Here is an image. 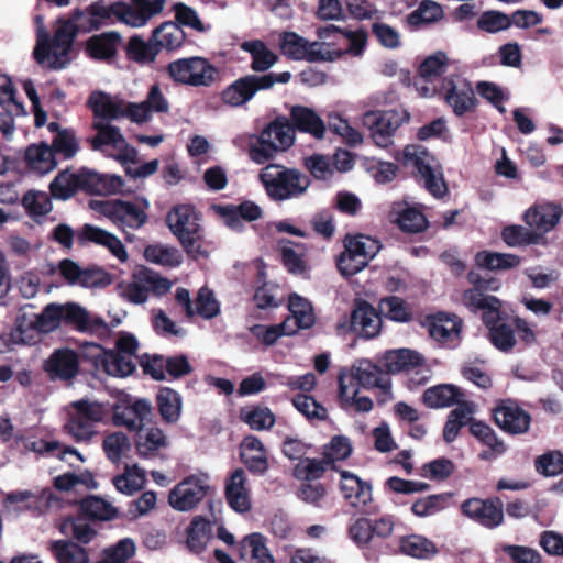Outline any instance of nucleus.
Listing matches in <instances>:
<instances>
[{"mask_svg":"<svg viewBox=\"0 0 563 563\" xmlns=\"http://www.w3.org/2000/svg\"><path fill=\"white\" fill-rule=\"evenodd\" d=\"M395 529V519L391 515H384L377 519L365 516L356 518L349 526L350 539L363 551L367 561L376 562L382 554L387 553L388 547L384 540L389 538Z\"/></svg>","mask_w":563,"mask_h":563,"instance_id":"nucleus-1","label":"nucleus"},{"mask_svg":"<svg viewBox=\"0 0 563 563\" xmlns=\"http://www.w3.org/2000/svg\"><path fill=\"white\" fill-rule=\"evenodd\" d=\"M296 140L290 121L286 115H277L260 132L255 142L249 145L250 158L256 164L273 159L277 153L289 150Z\"/></svg>","mask_w":563,"mask_h":563,"instance_id":"nucleus-2","label":"nucleus"},{"mask_svg":"<svg viewBox=\"0 0 563 563\" xmlns=\"http://www.w3.org/2000/svg\"><path fill=\"white\" fill-rule=\"evenodd\" d=\"M258 178L273 201L299 198L311 184L310 178L299 169L276 164H269L260 173Z\"/></svg>","mask_w":563,"mask_h":563,"instance_id":"nucleus-3","label":"nucleus"},{"mask_svg":"<svg viewBox=\"0 0 563 563\" xmlns=\"http://www.w3.org/2000/svg\"><path fill=\"white\" fill-rule=\"evenodd\" d=\"M32 305L20 309L14 325L9 332L10 344H34L41 334H47L56 330V309L53 305H46L41 313L29 312Z\"/></svg>","mask_w":563,"mask_h":563,"instance_id":"nucleus-4","label":"nucleus"},{"mask_svg":"<svg viewBox=\"0 0 563 563\" xmlns=\"http://www.w3.org/2000/svg\"><path fill=\"white\" fill-rule=\"evenodd\" d=\"M290 79L289 71L245 75L222 90L221 100L224 104L233 108L242 107L252 100L258 91L268 90L277 82L287 84Z\"/></svg>","mask_w":563,"mask_h":563,"instance_id":"nucleus-5","label":"nucleus"},{"mask_svg":"<svg viewBox=\"0 0 563 563\" xmlns=\"http://www.w3.org/2000/svg\"><path fill=\"white\" fill-rule=\"evenodd\" d=\"M166 223L188 255L196 257L205 253L201 245V227L192 206H175L167 213Z\"/></svg>","mask_w":563,"mask_h":563,"instance_id":"nucleus-6","label":"nucleus"},{"mask_svg":"<svg viewBox=\"0 0 563 563\" xmlns=\"http://www.w3.org/2000/svg\"><path fill=\"white\" fill-rule=\"evenodd\" d=\"M404 164L413 168V175L417 179L423 180L426 189L434 197H443L448 191V186L440 170H437L438 162L429 151L418 144L405 146Z\"/></svg>","mask_w":563,"mask_h":563,"instance_id":"nucleus-7","label":"nucleus"},{"mask_svg":"<svg viewBox=\"0 0 563 563\" xmlns=\"http://www.w3.org/2000/svg\"><path fill=\"white\" fill-rule=\"evenodd\" d=\"M477 303L483 308L482 321L488 329L490 343L501 352H510L517 344L514 311H507L501 306H490L488 302Z\"/></svg>","mask_w":563,"mask_h":563,"instance_id":"nucleus-8","label":"nucleus"},{"mask_svg":"<svg viewBox=\"0 0 563 563\" xmlns=\"http://www.w3.org/2000/svg\"><path fill=\"white\" fill-rule=\"evenodd\" d=\"M166 71L174 82L191 87H210L218 76L216 66L199 56L173 60Z\"/></svg>","mask_w":563,"mask_h":563,"instance_id":"nucleus-9","label":"nucleus"},{"mask_svg":"<svg viewBox=\"0 0 563 563\" xmlns=\"http://www.w3.org/2000/svg\"><path fill=\"white\" fill-rule=\"evenodd\" d=\"M74 411L65 423V431L76 442H89L97 434L96 424L106 417L104 407L98 402L80 399L71 404Z\"/></svg>","mask_w":563,"mask_h":563,"instance_id":"nucleus-10","label":"nucleus"},{"mask_svg":"<svg viewBox=\"0 0 563 563\" xmlns=\"http://www.w3.org/2000/svg\"><path fill=\"white\" fill-rule=\"evenodd\" d=\"M148 207L145 198H136L134 201L112 199L99 202L98 211L120 229L128 227L137 230L147 222Z\"/></svg>","mask_w":563,"mask_h":563,"instance_id":"nucleus-11","label":"nucleus"},{"mask_svg":"<svg viewBox=\"0 0 563 563\" xmlns=\"http://www.w3.org/2000/svg\"><path fill=\"white\" fill-rule=\"evenodd\" d=\"M409 119L410 114L405 110H371L364 113L363 124L369 130L374 143L386 148L393 144L398 128Z\"/></svg>","mask_w":563,"mask_h":563,"instance_id":"nucleus-12","label":"nucleus"},{"mask_svg":"<svg viewBox=\"0 0 563 563\" xmlns=\"http://www.w3.org/2000/svg\"><path fill=\"white\" fill-rule=\"evenodd\" d=\"M210 489L208 474H191L169 492L168 503L175 510L189 511L208 495Z\"/></svg>","mask_w":563,"mask_h":563,"instance_id":"nucleus-13","label":"nucleus"},{"mask_svg":"<svg viewBox=\"0 0 563 563\" xmlns=\"http://www.w3.org/2000/svg\"><path fill=\"white\" fill-rule=\"evenodd\" d=\"M78 31L68 18L60 16L56 20L54 35H49L47 63L48 68L58 70L69 63V54Z\"/></svg>","mask_w":563,"mask_h":563,"instance_id":"nucleus-14","label":"nucleus"},{"mask_svg":"<svg viewBox=\"0 0 563 563\" xmlns=\"http://www.w3.org/2000/svg\"><path fill=\"white\" fill-rule=\"evenodd\" d=\"M167 0H130L113 2L114 19L131 27H143L162 14Z\"/></svg>","mask_w":563,"mask_h":563,"instance_id":"nucleus-15","label":"nucleus"},{"mask_svg":"<svg viewBox=\"0 0 563 563\" xmlns=\"http://www.w3.org/2000/svg\"><path fill=\"white\" fill-rule=\"evenodd\" d=\"M461 514L473 522L486 528L495 529L504 522V505L499 497H471L460 506Z\"/></svg>","mask_w":563,"mask_h":563,"instance_id":"nucleus-16","label":"nucleus"},{"mask_svg":"<svg viewBox=\"0 0 563 563\" xmlns=\"http://www.w3.org/2000/svg\"><path fill=\"white\" fill-rule=\"evenodd\" d=\"M340 492L344 500L363 515L377 512V506L373 505V487L369 482L361 479L350 471H341Z\"/></svg>","mask_w":563,"mask_h":563,"instance_id":"nucleus-17","label":"nucleus"},{"mask_svg":"<svg viewBox=\"0 0 563 563\" xmlns=\"http://www.w3.org/2000/svg\"><path fill=\"white\" fill-rule=\"evenodd\" d=\"M113 2L107 4L104 0H98L86 8H75L68 15L78 33H90L100 30L114 18Z\"/></svg>","mask_w":563,"mask_h":563,"instance_id":"nucleus-18","label":"nucleus"},{"mask_svg":"<svg viewBox=\"0 0 563 563\" xmlns=\"http://www.w3.org/2000/svg\"><path fill=\"white\" fill-rule=\"evenodd\" d=\"M494 422L506 433L522 434L528 432L531 415L510 399L500 400L492 410Z\"/></svg>","mask_w":563,"mask_h":563,"instance_id":"nucleus-19","label":"nucleus"},{"mask_svg":"<svg viewBox=\"0 0 563 563\" xmlns=\"http://www.w3.org/2000/svg\"><path fill=\"white\" fill-rule=\"evenodd\" d=\"M467 280L473 287L464 290L462 301L470 311L474 313L483 311V308L477 302L501 306V301L497 297L485 294V291H497L499 289L500 283L497 278L483 277L478 273L471 271L467 274Z\"/></svg>","mask_w":563,"mask_h":563,"instance_id":"nucleus-20","label":"nucleus"},{"mask_svg":"<svg viewBox=\"0 0 563 563\" xmlns=\"http://www.w3.org/2000/svg\"><path fill=\"white\" fill-rule=\"evenodd\" d=\"M349 328L358 336L373 339L382 330L380 313L365 299H355L349 320Z\"/></svg>","mask_w":563,"mask_h":563,"instance_id":"nucleus-21","label":"nucleus"},{"mask_svg":"<svg viewBox=\"0 0 563 563\" xmlns=\"http://www.w3.org/2000/svg\"><path fill=\"white\" fill-rule=\"evenodd\" d=\"M224 498L236 514H246L252 508L251 490L243 468H235L224 482Z\"/></svg>","mask_w":563,"mask_h":563,"instance_id":"nucleus-22","label":"nucleus"},{"mask_svg":"<svg viewBox=\"0 0 563 563\" xmlns=\"http://www.w3.org/2000/svg\"><path fill=\"white\" fill-rule=\"evenodd\" d=\"M442 90L445 102L452 108L455 115L463 117L475 109L477 100L474 89L467 80L460 79L459 82H455L452 78H445Z\"/></svg>","mask_w":563,"mask_h":563,"instance_id":"nucleus-23","label":"nucleus"},{"mask_svg":"<svg viewBox=\"0 0 563 563\" xmlns=\"http://www.w3.org/2000/svg\"><path fill=\"white\" fill-rule=\"evenodd\" d=\"M77 241L80 245L93 243L110 251L120 262H125L128 252L121 240L109 231L99 227L86 223L77 232Z\"/></svg>","mask_w":563,"mask_h":563,"instance_id":"nucleus-24","label":"nucleus"},{"mask_svg":"<svg viewBox=\"0 0 563 563\" xmlns=\"http://www.w3.org/2000/svg\"><path fill=\"white\" fill-rule=\"evenodd\" d=\"M52 380H70L79 372V355L70 349H57L43 365Z\"/></svg>","mask_w":563,"mask_h":563,"instance_id":"nucleus-25","label":"nucleus"},{"mask_svg":"<svg viewBox=\"0 0 563 563\" xmlns=\"http://www.w3.org/2000/svg\"><path fill=\"white\" fill-rule=\"evenodd\" d=\"M563 216V208L556 202L534 203L523 214V221L540 233L552 231Z\"/></svg>","mask_w":563,"mask_h":563,"instance_id":"nucleus-26","label":"nucleus"},{"mask_svg":"<svg viewBox=\"0 0 563 563\" xmlns=\"http://www.w3.org/2000/svg\"><path fill=\"white\" fill-rule=\"evenodd\" d=\"M217 213L231 230L241 232L244 229L243 221L253 222L262 218L263 211L258 205L245 200L240 205H223L216 207Z\"/></svg>","mask_w":563,"mask_h":563,"instance_id":"nucleus-27","label":"nucleus"},{"mask_svg":"<svg viewBox=\"0 0 563 563\" xmlns=\"http://www.w3.org/2000/svg\"><path fill=\"white\" fill-rule=\"evenodd\" d=\"M79 190L92 195H110L121 191L124 181L120 176L100 174L88 168H81L78 173Z\"/></svg>","mask_w":563,"mask_h":563,"instance_id":"nucleus-28","label":"nucleus"},{"mask_svg":"<svg viewBox=\"0 0 563 563\" xmlns=\"http://www.w3.org/2000/svg\"><path fill=\"white\" fill-rule=\"evenodd\" d=\"M288 119L295 133H306L317 140L324 137L325 123L312 108L295 104L289 110Z\"/></svg>","mask_w":563,"mask_h":563,"instance_id":"nucleus-29","label":"nucleus"},{"mask_svg":"<svg viewBox=\"0 0 563 563\" xmlns=\"http://www.w3.org/2000/svg\"><path fill=\"white\" fill-rule=\"evenodd\" d=\"M236 558L247 563H275L266 547V538L258 532L250 533L239 541Z\"/></svg>","mask_w":563,"mask_h":563,"instance_id":"nucleus-30","label":"nucleus"},{"mask_svg":"<svg viewBox=\"0 0 563 563\" xmlns=\"http://www.w3.org/2000/svg\"><path fill=\"white\" fill-rule=\"evenodd\" d=\"M240 448L241 461L246 468L253 474H265L268 470L267 452L260 438L249 434L244 437Z\"/></svg>","mask_w":563,"mask_h":563,"instance_id":"nucleus-31","label":"nucleus"},{"mask_svg":"<svg viewBox=\"0 0 563 563\" xmlns=\"http://www.w3.org/2000/svg\"><path fill=\"white\" fill-rule=\"evenodd\" d=\"M429 334L434 340L446 343L460 336L463 320L454 313L439 311L428 317Z\"/></svg>","mask_w":563,"mask_h":563,"instance_id":"nucleus-32","label":"nucleus"},{"mask_svg":"<svg viewBox=\"0 0 563 563\" xmlns=\"http://www.w3.org/2000/svg\"><path fill=\"white\" fill-rule=\"evenodd\" d=\"M347 373L355 378L358 387H377L382 393L391 398L390 382L386 378L378 366L372 362L363 361L358 365H353Z\"/></svg>","mask_w":563,"mask_h":563,"instance_id":"nucleus-33","label":"nucleus"},{"mask_svg":"<svg viewBox=\"0 0 563 563\" xmlns=\"http://www.w3.org/2000/svg\"><path fill=\"white\" fill-rule=\"evenodd\" d=\"M465 394L452 384H439L427 388L422 396V404L430 409L448 408L454 405L461 406Z\"/></svg>","mask_w":563,"mask_h":563,"instance_id":"nucleus-34","label":"nucleus"},{"mask_svg":"<svg viewBox=\"0 0 563 563\" xmlns=\"http://www.w3.org/2000/svg\"><path fill=\"white\" fill-rule=\"evenodd\" d=\"M217 518L208 519L203 516H195L186 529V544L190 552L199 554L205 551L208 542L213 537V528Z\"/></svg>","mask_w":563,"mask_h":563,"instance_id":"nucleus-35","label":"nucleus"},{"mask_svg":"<svg viewBox=\"0 0 563 563\" xmlns=\"http://www.w3.org/2000/svg\"><path fill=\"white\" fill-rule=\"evenodd\" d=\"M122 36L117 31H108L90 36L86 41V54L96 60H109L115 57Z\"/></svg>","mask_w":563,"mask_h":563,"instance_id":"nucleus-36","label":"nucleus"},{"mask_svg":"<svg viewBox=\"0 0 563 563\" xmlns=\"http://www.w3.org/2000/svg\"><path fill=\"white\" fill-rule=\"evenodd\" d=\"M15 441L21 443L25 451L34 452L40 455L57 456L59 460H65L67 454L75 455L79 461H84L82 455L71 446H63L58 441H45L36 439L35 437L16 434Z\"/></svg>","mask_w":563,"mask_h":563,"instance_id":"nucleus-37","label":"nucleus"},{"mask_svg":"<svg viewBox=\"0 0 563 563\" xmlns=\"http://www.w3.org/2000/svg\"><path fill=\"white\" fill-rule=\"evenodd\" d=\"M470 433L482 444L487 446V450L478 454L479 460L492 461L506 452V444L487 423L472 420L470 423Z\"/></svg>","mask_w":563,"mask_h":563,"instance_id":"nucleus-38","label":"nucleus"},{"mask_svg":"<svg viewBox=\"0 0 563 563\" xmlns=\"http://www.w3.org/2000/svg\"><path fill=\"white\" fill-rule=\"evenodd\" d=\"M87 106L96 118L102 120H114L124 117L123 101L113 99L103 91H93L87 101Z\"/></svg>","mask_w":563,"mask_h":563,"instance_id":"nucleus-39","label":"nucleus"},{"mask_svg":"<svg viewBox=\"0 0 563 563\" xmlns=\"http://www.w3.org/2000/svg\"><path fill=\"white\" fill-rule=\"evenodd\" d=\"M185 40V31L174 21H165L152 31V42L157 44L158 52L176 51L183 46Z\"/></svg>","mask_w":563,"mask_h":563,"instance_id":"nucleus-40","label":"nucleus"},{"mask_svg":"<svg viewBox=\"0 0 563 563\" xmlns=\"http://www.w3.org/2000/svg\"><path fill=\"white\" fill-rule=\"evenodd\" d=\"M153 415V408L147 399H137L131 406L126 407L123 412H117L114 420L117 424L126 427L133 431L140 427H144Z\"/></svg>","mask_w":563,"mask_h":563,"instance_id":"nucleus-41","label":"nucleus"},{"mask_svg":"<svg viewBox=\"0 0 563 563\" xmlns=\"http://www.w3.org/2000/svg\"><path fill=\"white\" fill-rule=\"evenodd\" d=\"M423 357L416 351L399 349L387 351L384 355L382 366L386 373L396 374L423 364Z\"/></svg>","mask_w":563,"mask_h":563,"instance_id":"nucleus-42","label":"nucleus"},{"mask_svg":"<svg viewBox=\"0 0 563 563\" xmlns=\"http://www.w3.org/2000/svg\"><path fill=\"white\" fill-rule=\"evenodd\" d=\"M241 48L251 55V69L255 73H265L278 62V56L261 40L245 41Z\"/></svg>","mask_w":563,"mask_h":563,"instance_id":"nucleus-43","label":"nucleus"},{"mask_svg":"<svg viewBox=\"0 0 563 563\" xmlns=\"http://www.w3.org/2000/svg\"><path fill=\"white\" fill-rule=\"evenodd\" d=\"M135 430V446L140 456L147 457L155 455L159 449L166 448L168 444L166 435L158 427L147 429L140 427Z\"/></svg>","mask_w":563,"mask_h":563,"instance_id":"nucleus-44","label":"nucleus"},{"mask_svg":"<svg viewBox=\"0 0 563 563\" xmlns=\"http://www.w3.org/2000/svg\"><path fill=\"white\" fill-rule=\"evenodd\" d=\"M156 405L161 418L166 423H176L181 415V396L170 387H161L156 394Z\"/></svg>","mask_w":563,"mask_h":563,"instance_id":"nucleus-45","label":"nucleus"},{"mask_svg":"<svg viewBox=\"0 0 563 563\" xmlns=\"http://www.w3.org/2000/svg\"><path fill=\"white\" fill-rule=\"evenodd\" d=\"M24 159L30 169L41 175L53 170L57 165L53 150L46 143L30 145L25 151Z\"/></svg>","mask_w":563,"mask_h":563,"instance_id":"nucleus-46","label":"nucleus"},{"mask_svg":"<svg viewBox=\"0 0 563 563\" xmlns=\"http://www.w3.org/2000/svg\"><path fill=\"white\" fill-rule=\"evenodd\" d=\"M287 306L291 313L290 327H296V333L300 329H310L314 324L316 317L309 300L294 292L289 296Z\"/></svg>","mask_w":563,"mask_h":563,"instance_id":"nucleus-47","label":"nucleus"},{"mask_svg":"<svg viewBox=\"0 0 563 563\" xmlns=\"http://www.w3.org/2000/svg\"><path fill=\"white\" fill-rule=\"evenodd\" d=\"M48 550L57 563H89L88 551L70 540H55L48 545Z\"/></svg>","mask_w":563,"mask_h":563,"instance_id":"nucleus-48","label":"nucleus"},{"mask_svg":"<svg viewBox=\"0 0 563 563\" xmlns=\"http://www.w3.org/2000/svg\"><path fill=\"white\" fill-rule=\"evenodd\" d=\"M378 311L380 317L394 322L407 323L413 319L411 306L398 296L383 297L378 301Z\"/></svg>","mask_w":563,"mask_h":563,"instance_id":"nucleus-49","label":"nucleus"},{"mask_svg":"<svg viewBox=\"0 0 563 563\" xmlns=\"http://www.w3.org/2000/svg\"><path fill=\"white\" fill-rule=\"evenodd\" d=\"M128 59L137 64H150L155 62L158 55L157 44L152 42V35L148 41H144L140 35H132L124 47Z\"/></svg>","mask_w":563,"mask_h":563,"instance_id":"nucleus-50","label":"nucleus"},{"mask_svg":"<svg viewBox=\"0 0 563 563\" xmlns=\"http://www.w3.org/2000/svg\"><path fill=\"white\" fill-rule=\"evenodd\" d=\"M52 305L53 308L56 309L57 314V320L55 321L56 329L64 322L66 325H70L80 332L86 331L89 320V312L86 309L73 302L66 303L65 306L58 303Z\"/></svg>","mask_w":563,"mask_h":563,"instance_id":"nucleus-51","label":"nucleus"},{"mask_svg":"<svg viewBox=\"0 0 563 563\" xmlns=\"http://www.w3.org/2000/svg\"><path fill=\"white\" fill-rule=\"evenodd\" d=\"M443 16L444 11L440 3L433 0H422L418 8L407 15L406 21L409 26L418 29L439 22Z\"/></svg>","mask_w":563,"mask_h":563,"instance_id":"nucleus-52","label":"nucleus"},{"mask_svg":"<svg viewBox=\"0 0 563 563\" xmlns=\"http://www.w3.org/2000/svg\"><path fill=\"white\" fill-rule=\"evenodd\" d=\"M475 263L478 267L489 271H506L519 266L521 258L509 253L481 251L475 255Z\"/></svg>","mask_w":563,"mask_h":563,"instance_id":"nucleus-53","label":"nucleus"},{"mask_svg":"<svg viewBox=\"0 0 563 563\" xmlns=\"http://www.w3.org/2000/svg\"><path fill=\"white\" fill-rule=\"evenodd\" d=\"M79 510L81 515L90 520L107 521L113 519L118 511L104 499L98 496H88L80 501Z\"/></svg>","mask_w":563,"mask_h":563,"instance_id":"nucleus-54","label":"nucleus"},{"mask_svg":"<svg viewBox=\"0 0 563 563\" xmlns=\"http://www.w3.org/2000/svg\"><path fill=\"white\" fill-rule=\"evenodd\" d=\"M240 420L256 431L269 430L275 423V415L267 407L250 406L240 409Z\"/></svg>","mask_w":563,"mask_h":563,"instance_id":"nucleus-55","label":"nucleus"},{"mask_svg":"<svg viewBox=\"0 0 563 563\" xmlns=\"http://www.w3.org/2000/svg\"><path fill=\"white\" fill-rule=\"evenodd\" d=\"M144 257L147 262L165 267H177L183 263V255L174 246L151 244L144 249Z\"/></svg>","mask_w":563,"mask_h":563,"instance_id":"nucleus-56","label":"nucleus"},{"mask_svg":"<svg viewBox=\"0 0 563 563\" xmlns=\"http://www.w3.org/2000/svg\"><path fill=\"white\" fill-rule=\"evenodd\" d=\"M453 493L433 494L417 499L411 505V511L417 517H428L435 515L449 507Z\"/></svg>","mask_w":563,"mask_h":563,"instance_id":"nucleus-57","label":"nucleus"},{"mask_svg":"<svg viewBox=\"0 0 563 563\" xmlns=\"http://www.w3.org/2000/svg\"><path fill=\"white\" fill-rule=\"evenodd\" d=\"M400 553L416 559H428L437 553L434 543L423 537L411 534L399 542Z\"/></svg>","mask_w":563,"mask_h":563,"instance_id":"nucleus-58","label":"nucleus"},{"mask_svg":"<svg viewBox=\"0 0 563 563\" xmlns=\"http://www.w3.org/2000/svg\"><path fill=\"white\" fill-rule=\"evenodd\" d=\"M101 371L115 377H126L135 371L133 357L109 350L106 358L101 361Z\"/></svg>","mask_w":563,"mask_h":563,"instance_id":"nucleus-59","label":"nucleus"},{"mask_svg":"<svg viewBox=\"0 0 563 563\" xmlns=\"http://www.w3.org/2000/svg\"><path fill=\"white\" fill-rule=\"evenodd\" d=\"M251 332L257 340H260L266 346H271L277 342L283 335L296 334V327H290V319L287 318L279 324L263 325L255 324L252 327Z\"/></svg>","mask_w":563,"mask_h":563,"instance_id":"nucleus-60","label":"nucleus"},{"mask_svg":"<svg viewBox=\"0 0 563 563\" xmlns=\"http://www.w3.org/2000/svg\"><path fill=\"white\" fill-rule=\"evenodd\" d=\"M92 128L97 131V134L92 139H89L88 142L95 151L100 150L103 145L119 147L121 143H124V136L120 129L114 125L93 122Z\"/></svg>","mask_w":563,"mask_h":563,"instance_id":"nucleus-61","label":"nucleus"},{"mask_svg":"<svg viewBox=\"0 0 563 563\" xmlns=\"http://www.w3.org/2000/svg\"><path fill=\"white\" fill-rule=\"evenodd\" d=\"M49 190L51 195L56 199H69L79 190L77 173L59 172L51 183Z\"/></svg>","mask_w":563,"mask_h":563,"instance_id":"nucleus-62","label":"nucleus"},{"mask_svg":"<svg viewBox=\"0 0 563 563\" xmlns=\"http://www.w3.org/2000/svg\"><path fill=\"white\" fill-rule=\"evenodd\" d=\"M378 241L369 236L360 234L356 236H346L344 240V249L354 256H358L369 263V261L379 251Z\"/></svg>","mask_w":563,"mask_h":563,"instance_id":"nucleus-63","label":"nucleus"},{"mask_svg":"<svg viewBox=\"0 0 563 563\" xmlns=\"http://www.w3.org/2000/svg\"><path fill=\"white\" fill-rule=\"evenodd\" d=\"M145 482V474L142 468L137 465L125 466V472L121 475H117L113 478V485L115 488L126 495H132L143 487Z\"/></svg>","mask_w":563,"mask_h":563,"instance_id":"nucleus-64","label":"nucleus"}]
</instances>
